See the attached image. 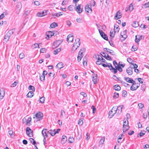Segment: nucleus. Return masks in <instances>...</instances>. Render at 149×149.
Returning <instances> with one entry per match:
<instances>
[{
    "mask_svg": "<svg viewBox=\"0 0 149 149\" xmlns=\"http://www.w3.org/2000/svg\"><path fill=\"white\" fill-rule=\"evenodd\" d=\"M123 107L122 105L118 107H113L109 113V117L110 118H112L115 114L117 116L120 114L122 112V109Z\"/></svg>",
    "mask_w": 149,
    "mask_h": 149,
    "instance_id": "nucleus-1",
    "label": "nucleus"
},
{
    "mask_svg": "<svg viewBox=\"0 0 149 149\" xmlns=\"http://www.w3.org/2000/svg\"><path fill=\"white\" fill-rule=\"evenodd\" d=\"M80 39L79 38H76L74 42L72 48V50L73 51L76 50L80 45Z\"/></svg>",
    "mask_w": 149,
    "mask_h": 149,
    "instance_id": "nucleus-2",
    "label": "nucleus"
},
{
    "mask_svg": "<svg viewBox=\"0 0 149 149\" xmlns=\"http://www.w3.org/2000/svg\"><path fill=\"white\" fill-rule=\"evenodd\" d=\"M13 30H9L6 33L4 37L5 42H5L6 43L7 41L9 40L10 37L13 33Z\"/></svg>",
    "mask_w": 149,
    "mask_h": 149,
    "instance_id": "nucleus-3",
    "label": "nucleus"
},
{
    "mask_svg": "<svg viewBox=\"0 0 149 149\" xmlns=\"http://www.w3.org/2000/svg\"><path fill=\"white\" fill-rule=\"evenodd\" d=\"M123 132H125L129 129V123L128 122H123Z\"/></svg>",
    "mask_w": 149,
    "mask_h": 149,
    "instance_id": "nucleus-4",
    "label": "nucleus"
},
{
    "mask_svg": "<svg viewBox=\"0 0 149 149\" xmlns=\"http://www.w3.org/2000/svg\"><path fill=\"white\" fill-rule=\"evenodd\" d=\"M35 117H33V118H36V121H38L42 119L43 116V114L40 112H39L36 115H35Z\"/></svg>",
    "mask_w": 149,
    "mask_h": 149,
    "instance_id": "nucleus-5",
    "label": "nucleus"
},
{
    "mask_svg": "<svg viewBox=\"0 0 149 149\" xmlns=\"http://www.w3.org/2000/svg\"><path fill=\"white\" fill-rule=\"evenodd\" d=\"M132 85L131 86L130 89L132 91L136 90L138 87L139 86V84H136L135 81H133L132 83Z\"/></svg>",
    "mask_w": 149,
    "mask_h": 149,
    "instance_id": "nucleus-6",
    "label": "nucleus"
},
{
    "mask_svg": "<svg viewBox=\"0 0 149 149\" xmlns=\"http://www.w3.org/2000/svg\"><path fill=\"white\" fill-rule=\"evenodd\" d=\"M26 133L27 134L29 137H32L33 136V131L30 127H28L26 130Z\"/></svg>",
    "mask_w": 149,
    "mask_h": 149,
    "instance_id": "nucleus-7",
    "label": "nucleus"
},
{
    "mask_svg": "<svg viewBox=\"0 0 149 149\" xmlns=\"http://www.w3.org/2000/svg\"><path fill=\"white\" fill-rule=\"evenodd\" d=\"M99 31L101 36L106 40H107L108 37L106 34L102 30L100 29H99Z\"/></svg>",
    "mask_w": 149,
    "mask_h": 149,
    "instance_id": "nucleus-8",
    "label": "nucleus"
},
{
    "mask_svg": "<svg viewBox=\"0 0 149 149\" xmlns=\"http://www.w3.org/2000/svg\"><path fill=\"white\" fill-rule=\"evenodd\" d=\"M122 14L120 10H118L116 13L114 17V18L116 20L120 19L122 17Z\"/></svg>",
    "mask_w": 149,
    "mask_h": 149,
    "instance_id": "nucleus-9",
    "label": "nucleus"
},
{
    "mask_svg": "<svg viewBox=\"0 0 149 149\" xmlns=\"http://www.w3.org/2000/svg\"><path fill=\"white\" fill-rule=\"evenodd\" d=\"M90 5L88 3L85 6V10L86 12L88 13L91 14L92 13V10L89 7Z\"/></svg>",
    "mask_w": 149,
    "mask_h": 149,
    "instance_id": "nucleus-10",
    "label": "nucleus"
},
{
    "mask_svg": "<svg viewBox=\"0 0 149 149\" xmlns=\"http://www.w3.org/2000/svg\"><path fill=\"white\" fill-rule=\"evenodd\" d=\"M47 11L45 10L42 12H38L37 13V15L38 17H43L47 14Z\"/></svg>",
    "mask_w": 149,
    "mask_h": 149,
    "instance_id": "nucleus-11",
    "label": "nucleus"
},
{
    "mask_svg": "<svg viewBox=\"0 0 149 149\" xmlns=\"http://www.w3.org/2000/svg\"><path fill=\"white\" fill-rule=\"evenodd\" d=\"M5 94V91L4 89L1 88L0 89V100L2 99Z\"/></svg>",
    "mask_w": 149,
    "mask_h": 149,
    "instance_id": "nucleus-12",
    "label": "nucleus"
},
{
    "mask_svg": "<svg viewBox=\"0 0 149 149\" xmlns=\"http://www.w3.org/2000/svg\"><path fill=\"white\" fill-rule=\"evenodd\" d=\"M61 43V42L60 40H57L54 42L52 46L53 48H55L58 47Z\"/></svg>",
    "mask_w": 149,
    "mask_h": 149,
    "instance_id": "nucleus-13",
    "label": "nucleus"
},
{
    "mask_svg": "<svg viewBox=\"0 0 149 149\" xmlns=\"http://www.w3.org/2000/svg\"><path fill=\"white\" fill-rule=\"evenodd\" d=\"M134 9L133 4L132 3H131L126 8L125 10L126 11H130V12L132 11Z\"/></svg>",
    "mask_w": 149,
    "mask_h": 149,
    "instance_id": "nucleus-14",
    "label": "nucleus"
},
{
    "mask_svg": "<svg viewBox=\"0 0 149 149\" xmlns=\"http://www.w3.org/2000/svg\"><path fill=\"white\" fill-rule=\"evenodd\" d=\"M73 37L71 34H69L67 36V41L69 43L71 42L73 40Z\"/></svg>",
    "mask_w": 149,
    "mask_h": 149,
    "instance_id": "nucleus-15",
    "label": "nucleus"
},
{
    "mask_svg": "<svg viewBox=\"0 0 149 149\" xmlns=\"http://www.w3.org/2000/svg\"><path fill=\"white\" fill-rule=\"evenodd\" d=\"M133 69L131 67H129L126 70V71L127 74L130 75L132 74Z\"/></svg>",
    "mask_w": 149,
    "mask_h": 149,
    "instance_id": "nucleus-16",
    "label": "nucleus"
},
{
    "mask_svg": "<svg viewBox=\"0 0 149 149\" xmlns=\"http://www.w3.org/2000/svg\"><path fill=\"white\" fill-rule=\"evenodd\" d=\"M75 10L79 13H80L83 11V9L81 8L80 5H78L77 6Z\"/></svg>",
    "mask_w": 149,
    "mask_h": 149,
    "instance_id": "nucleus-17",
    "label": "nucleus"
},
{
    "mask_svg": "<svg viewBox=\"0 0 149 149\" xmlns=\"http://www.w3.org/2000/svg\"><path fill=\"white\" fill-rule=\"evenodd\" d=\"M104 51L109 52V53L113 55H115V53H114V52L112 50H111L107 48H104Z\"/></svg>",
    "mask_w": 149,
    "mask_h": 149,
    "instance_id": "nucleus-18",
    "label": "nucleus"
},
{
    "mask_svg": "<svg viewBox=\"0 0 149 149\" xmlns=\"http://www.w3.org/2000/svg\"><path fill=\"white\" fill-rule=\"evenodd\" d=\"M67 141V138L66 136L65 135H63L61 141V143L62 144H64Z\"/></svg>",
    "mask_w": 149,
    "mask_h": 149,
    "instance_id": "nucleus-19",
    "label": "nucleus"
},
{
    "mask_svg": "<svg viewBox=\"0 0 149 149\" xmlns=\"http://www.w3.org/2000/svg\"><path fill=\"white\" fill-rule=\"evenodd\" d=\"M64 67V64L62 62L58 63L56 66V68L59 69H61Z\"/></svg>",
    "mask_w": 149,
    "mask_h": 149,
    "instance_id": "nucleus-20",
    "label": "nucleus"
},
{
    "mask_svg": "<svg viewBox=\"0 0 149 149\" xmlns=\"http://www.w3.org/2000/svg\"><path fill=\"white\" fill-rule=\"evenodd\" d=\"M142 36L140 35H136L135 36V41L136 42L138 43V42L140 41V40L142 38Z\"/></svg>",
    "mask_w": 149,
    "mask_h": 149,
    "instance_id": "nucleus-21",
    "label": "nucleus"
},
{
    "mask_svg": "<svg viewBox=\"0 0 149 149\" xmlns=\"http://www.w3.org/2000/svg\"><path fill=\"white\" fill-rule=\"evenodd\" d=\"M60 129H58L56 130V131H55V130L54 129L53 130V133H51H51V134L52 136H54L55 135L57 134L60 131Z\"/></svg>",
    "mask_w": 149,
    "mask_h": 149,
    "instance_id": "nucleus-22",
    "label": "nucleus"
},
{
    "mask_svg": "<svg viewBox=\"0 0 149 149\" xmlns=\"http://www.w3.org/2000/svg\"><path fill=\"white\" fill-rule=\"evenodd\" d=\"M126 30H125V31L123 32H121V36L122 38H123L124 40H125L127 38V36L125 34L126 33Z\"/></svg>",
    "mask_w": 149,
    "mask_h": 149,
    "instance_id": "nucleus-23",
    "label": "nucleus"
},
{
    "mask_svg": "<svg viewBox=\"0 0 149 149\" xmlns=\"http://www.w3.org/2000/svg\"><path fill=\"white\" fill-rule=\"evenodd\" d=\"M92 80L94 84H95L98 81V79L97 78V75L95 74V76L92 77Z\"/></svg>",
    "mask_w": 149,
    "mask_h": 149,
    "instance_id": "nucleus-24",
    "label": "nucleus"
},
{
    "mask_svg": "<svg viewBox=\"0 0 149 149\" xmlns=\"http://www.w3.org/2000/svg\"><path fill=\"white\" fill-rule=\"evenodd\" d=\"M130 118V116L129 113H127L124 118V121H128Z\"/></svg>",
    "mask_w": 149,
    "mask_h": 149,
    "instance_id": "nucleus-25",
    "label": "nucleus"
},
{
    "mask_svg": "<svg viewBox=\"0 0 149 149\" xmlns=\"http://www.w3.org/2000/svg\"><path fill=\"white\" fill-rule=\"evenodd\" d=\"M46 130H47L46 129H45L43 130L42 132V135L44 137H47L48 136V135L46 133Z\"/></svg>",
    "mask_w": 149,
    "mask_h": 149,
    "instance_id": "nucleus-26",
    "label": "nucleus"
},
{
    "mask_svg": "<svg viewBox=\"0 0 149 149\" xmlns=\"http://www.w3.org/2000/svg\"><path fill=\"white\" fill-rule=\"evenodd\" d=\"M119 30V26L118 25H115L114 28V31L115 33H118Z\"/></svg>",
    "mask_w": 149,
    "mask_h": 149,
    "instance_id": "nucleus-27",
    "label": "nucleus"
},
{
    "mask_svg": "<svg viewBox=\"0 0 149 149\" xmlns=\"http://www.w3.org/2000/svg\"><path fill=\"white\" fill-rule=\"evenodd\" d=\"M125 79L126 81L131 83H132L134 81L132 79L128 77L125 78Z\"/></svg>",
    "mask_w": 149,
    "mask_h": 149,
    "instance_id": "nucleus-28",
    "label": "nucleus"
},
{
    "mask_svg": "<svg viewBox=\"0 0 149 149\" xmlns=\"http://www.w3.org/2000/svg\"><path fill=\"white\" fill-rule=\"evenodd\" d=\"M31 118L30 117H29L28 116H26L23 119V121H31Z\"/></svg>",
    "mask_w": 149,
    "mask_h": 149,
    "instance_id": "nucleus-29",
    "label": "nucleus"
},
{
    "mask_svg": "<svg viewBox=\"0 0 149 149\" xmlns=\"http://www.w3.org/2000/svg\"><path fill=\"white\" fill-rule=\"evenodd\" d=\"M105 140V137H102L100 140L99 142V144L101 146H102V144H103Z\"/></svg>",
    "mask_w": 149,
    "mask_h": 149,
    "instance_id": "nucleus-30",
    "label": "nucleus"
},
{
    "mask_svg": "<svg viewBox=\"0 0 149 149\" xmlns=\"http://www.w3.org/2000/svg\"><path fill=\"white\" fill-rule=\"evenodd\" d=\"M114 89L116 91H119L120 90L121 87L118 85H116L114 86Z\"/></svg>",
    "mask_w": 149,
    "mask_h": 149,
    "instance_id": "nucleus-31",
    "label": "nucleus"
},
{
    "mask_svg": "<svg viewBox=\"0 0 149 149\" xmlns=\"http://www.w3.org/2000/svg\"><path fill=\"white\" fill-rule=\"evenodd\" d=\"M86 49L84 48H82L80 50L78 54H80L83 55L84 53L85 52Z\"/></svg>",
    "mask_w": 149,
    "mask_h": 149,
    "instance_id": "nucleus-32",
    "label": "nucleus"
},
{
    "mask_svg": "<svg viewBox=\"0 0 149 149\" xmlns=\"http://www.w3.org/2000/svg\"><path fill=\"white\" fill-rule=\"evenodd\" d=\"M33 91H30L27 94V96L28 97H31L33 96Z\"/></svg>",
    "mask_w": 149,
    "mask_h": 149,
    "instance_id": "nucleus-33",
    "label": "nucleus"
},
{
    "mask_svg": "<svg viewBox=\"0 0 149 149\" xmlns=\"http://www.w3.org/2000/svg\"><path fill=\"white\" fill-rule=\"evenodd\" d=\"M132 26L133 27H136L139 26V24L137 22L135 21L132 24Z\"/></svg>",
    "mask_w": 149,
    "mask_h": 149,
    "instance_id": "nucleus-34",
    "label": "nucleus"
},
{
    "mask_svg": "<svg viewBox=\"0 0 149 149\" xmlns=\"http://www.w3.org/2000/svg\"><path fill=\"white\" fill-rule=\"evenodd\" d=\"M145 134V131L144 130H142L141 131L140 133L138 134V136L139 137V135L140 136H142L144 135Z\"/></svg>",
    "mask_w": 149,
    "mask_h": 149,
    "instance_id": "nucleus-35",
    "label": "nucleus"
},
{
    "mask_svg": "<svg viewBox=\"0 0 149 149\" xmlns=\"http://www.w3.org/2000/svg\"><path fill=\"white\" fill-rule=\"evenodd\" d=\"M83 56V55L80 54H78L77 56V60L78 62L80 61L81 59Z\"/></svg>",
    "mask_w": 149,
    "mask_h": 149,
    "instance_id": "nucleus-36",
    "label": "nucleus"
},
{
    "mask_svg": "<svg viewBox=\"0 0 149 149\" xmlns=\"http://www.w3.org/2000/svg\"><path fill=\"white\" fill-rule=\"evenodd\" d=\"M115 32L113 30H111L110 33V36L112 38L114 37Z\"/></svg>",
    "mask_w": 149,
    "mask_h": 149,
    "instance_id": "nucleus-37",
    "label": "nucleus"
},
{
    "mask_svg": "<svg viewBox=\"0 0 149 149\" xmlns=\"http://www.w3.org/2000/svg\"><path fill=\"white\" fill-rule=\"evenodd\" d=\"M45 97H41L40 99V102L42 103H43L45 102Z\"/></svg>",
    "mask_w": 149,
    "mask_h": 149,
    "instance_id": "nucleus-38",
    "label": "nucleus"
},
{
    "mask_svg": "<svg viewBox=\"0 0 149 149\" xmlns=\"http://www.w3.org/2000/svg\"><path fill=\"white\" fill-rule=\"evenodd\" d=\"M68 141L70 143H72L74 141V139L72 137H70Z\"/></svg>",
    "mask_w": 149,
    "mask_h": 149,
    "instance_id": "nucleus-39",
    "label": "nucleus"
},
{
    "mask_svg": "<svg viewBox=\"0 0 149 149\" xmlns=\"http://www.w3.org/2000/svg\"><path fill=\"white\" fill-rule=\"evenodd\" d=\"M7 13L6 12H4L0 15V19H3L5 16L7 15Z\"/></svg>",
    "mask_w": 149,
    "mask_h": 149,
    "instance_id": "nucleus-40",
    "label": "nucleus"
},
{
    "mask_svg": "<svg viewBox=\"0 0 149 149\" xmlns=\"http://www.w3.org/2000/svg\"><path fill=\"white\" fill-rule=\"evenodd\" d=\"M138 49L137 47L135 45H134L132 46V50L133 51H135L137 50Z\"/></svg>",
    "mask_w": 149,
    "mask_h": 149,
    "instance_id": "nucleus-41",
    "label": "nucleus"
},
{
    "mask_svg": "<svg viewBox=\"0 0 149 149\" xmlns=\"http://www.w3.org/2000/svg\"><path fill=\"white\" fill-rule=\"evenodd\" d=\"M61 51V49L60 48H58L54 51V53L55 55H56L58 53L60 52Z\"/></svg>",
    "mask_w": 149,
    "mask_h": 149,
    "instance_id": "nucleus-42",
    "label": "nucleus"
},
{
    "mask_svg": "<svg viewBox=\"0 0 149 149\" xmlns=\"http://www.w3.org/2000/svg\"><path fill=\"white\" fill-rule=\"evenodd\" d=\"M32 47L33 49H34L38 47L39 48V45L37 43H35L32 45Z\"/></svg>",
    "mask_w": 149,
    "mask_h": 149,
    "instance_id": "nucleus-43",
    "label": "nucleus"
},
{
    "mask_svg": "<svg viewBox=\"0 0 149 149\" xmlns=\"http://www.w3.org/2000/svg\"><path fill=\"white\" fill-rule=\"evenodd\" d=\"M57 26V24L56 23L54 22L51 24L50 27L52 28H54Z\"/></svg>",
    "mask_w": 149,
    "mask_h": 149,
    "instance_id": "nucleus-44",
    "label": "nucleus"
},
{
    "mask_svg": "<svg viewBox=\"0 0 149 149\" xmlns=\"http://www.w3.org/2000/svg\"><path fill=\"white\" fill-rule=\"evenodd\" d=\"M24 56L25 55L24 53H22L19 54V57L20 59H22L24 58Z\"/></svg>",
    "mask_w": 149,
    "mask_h": 149,
    "instance_id": "nucleus-45",
    "label": "nucleus"
},
{
    "mask_svg": "<svg viewBox=\"0 0 149 149\" xmlns=\"http://www.w3.org/2000/svg\"><path fill=\"white\" fill-rule=\"evenodd\" d=\"M28 89L29 90H32V91H34L35 90V88L34 87L30 85L28 88Z\"/></svg>",
    "mask_w": 149,
    "mask_h": 149,
    "instance_id": "nucleus-46",
    "label": "nucleus"
},
{
    "mask_svg": "<svg viewBox=\"0 0 149 149\" xmlns=\"http://www.w3.org/2000/svg\"><path fill=\"white\" fill-rule=\"evenodd\" d=\"M45 75H42L40 76V79L42 81H44L45 80Z\"/></svg>",
    "mask_w": 149,
    "mask_h": 149,
    "instance_id": "nucleus-47",
    "label": "nucleus"
},
{
    "mask_svg": "<svg viewBox=\"0 0 149 149\" xmlns=\"http://www.w3.org/2000/svg\"><path fill=\"white\" fill-rule=\"evenodd\" d=\"M138 106L139 109H142L143 108L144 105L142 103H139L138 104Z\"/></svg>",
    "mask_w": 149,
    "mask_h": 149,
    "instance_id": "nucleus-48",
    "label": "nucleus"
},
{
    "mask_svg": "<svg viewBox=\"0 0 149 149\" xmlns=\"http://www.w3.org/2000/svg\"><path fill=\"white\" fill-rule=\"evenodd\" d=\"M123 134H120L119 136L118 137V142H120V140L123 137Z\"/></svg>",
    "mask_w": 149,
    "mask_h": 149,
    "instance_id": "nucleus-49",
    "label": "nucleus"
},
{
    "mask_svg": "<svg viewBox=\"0 0 149 149\" xmlns=\"http://www.w3.org/2000/svg\"><path fill=\"white\" fill-rule=\"evenodd\" d=\"M119 97V94L118 93H115L113 94V97L114 98H116Z\"/></svg>",
    "mask_w": 149,
    "mask_h": 149,
    "instance_id": "nucleus-50",
    "label": "nucleus"
},
{
    "mask_svg": "<svg viewBox=\"0 0 149 149\" xmlns=\"http://www.w3.org/2000/svg\"><path fill=\"white\" fill-rule=\"evenodd\" d=\"M74 6L73 5H70L68 7L69 10L70 11H72L73 10Z\"/></svg>",
    "mask_w": 149,
    "mask_h": 149,
    "instance_id": "nucleus-51",
    "label": "nucleus"
},
{
    "mask_svg": "<svg viewBox=\"0 0 149 149\" xmlns=\"http://www.w3.org/2000/svg\"><path fill=\"white\" fill-rule=\"evenodd\" d=\"M18 82L17 81H16L14 82L11 85L12 87H14L16 86Z\"/></svg>",
    "mask_w": 149,
    "mask_h": 149,
    "instance_id": "nucleus-52",
    "label": "nucleus"
},
{
    "mask_svg": "<svg viewBox=\"0 0 149 149\" xmlns=\"http://www.w3.org/2000/svg\"><path fill=\"white\" fill-rule=\"evenodd\" d=\"M127 61L130 63H131L132 64L133 63L132 62L133 61L130 58H128L127 59Z\"/></svg>",
    "mask_w": 149,
    "mask_h": 149,
    "instance_id": "nucleus-53",
    "label": "nucleus"
},
{
    "mask_svg": "<svg viewBox=\"0 0 149 149\" xmlns=\"http://www.w3.org/2000/svg\"><path fill=\"white\" fill-rule=\"evenodd\" d=\"M8 133L9 135H10V136L12 138L13 137V131L12 130H9Z\"/></svg>",
    "mask_w": 149,
    "mask_h": 149,
    "instance_id": "nucleus-54",
    "label": "nucleus"
},
{
    "mask_svg": "<svg viewBox=\"0 0 149 149\" xmlns=\"http://www.w3.org/2000/svg\"><path fill=\"white\" fill-rule=\"evenodd\" d=\"M82 19L80 18H77L76 19V21L79 23L81 22Z\"/></svg>",
    "mask_w": 149,
    "mask_h": 149,
    "instance_id": "nucleus-55",
    "label": "nucleus"
},
{
    "mask_svg": "<svg viewBox=\"0 0 149 149\" xmlns=\"http://www.w3.org/2000/svg\"><path fill=\"white\" fill-rule=\"evenodd\" d=\"M54 33L52 32L51 31H49V34L47 35V36L49 38V36L52 37V36L54 35Z\"/></svg>",
    "mask_w": 149,
    "mask_h": 149,
    "instance_id": "nucleus-56",
    "label": "nucleus"
},
{
    "mask_svg": "<svg viewBox=\"0 0 149 149\" xmlns=\"http://www.w3.org/2000/svg\"><path fill=\"white\" fill-rule=\"evenodd\" d=\"M91 109H92L93 110V113H94L96 110V108L94 106H92L91 107Z\"/></svg>",
    "mask_w": 149,
    "mask_h": 149,
    "instance_id": "nucleus-57",
    "label": "nucleus"
},
{
    "mask_svg": "<svg viewBox=\"0 0 149 149\" xmlns=\"http://www.w3.org/2000/svg\"><path fill=\"white\" fill-rule=\"evenodd\" d=\"M117 70H118L120 72H122V68L121 67L118 66V65L117 66L116 68Z\"/></svg>",
    "mask_w": 149,
    "mask_h": 149,
    "instance_id": "nucleus-58",
    "label": "nucleus"
},
{
    "mask_svg": "<svg viewBox=\"0 0 149 149\" xmlns=\"http://www.w3.org/2000/svg\"><path fill=\"white\" fill-rule=\"evenodd\" d=\"M107 67H108L110 70H111V69L113 68V67L112 66L111 64V63H107Z\"/></svg>",
    "mask_w": 149,
    "mask_h": 149,
    "instance_id": "nucleus-59",
    "label": "nucleus"
},
{
    "mask_svg": "<svg viewBox=\"0 0 149 149\" xmlns=\"http://www.w3.org/2000/svg\"><path fill=\"white\" fill-rule=\"evenodd\" d=\"M143 6L145 8L149 7V2L144 4Z\"/></svg>",
    "mask_w": 149,
    "mask_h": 149,
    "instance_id": "nucleus-60",
    "label": "nucleus"
},
{
    "mask_svg": "<svg viewBox=\"0 0 149 149\" xmlns=\"http://www.w3.org/2000/svg\"><path fill=\"white\" fill-rule=\"evenodd\" d=\"M106 59L107 60H112V59L110 57V56L108 55H106Z\"/></svg>",
    "mask_w": 149,
    "mask_h": 149,
    "instance_id": "nucleus-61",
    "label": "nucleus"
},
{
    "mask_svg": "<svg viewBox=\"0 0 149 149\" xmlns=\"http://www.w3.org/2000/svg\"><path fill=\"white\" fill-rule=\"evenodd\" d=\"M34 3L36 6H39L40 5V3L38 1H35Z\"/></svg>",
    "mask_w": 149,
    "mask_h": 149,
    "instance_id": "nucleus-62",
    "label": "nucleus"
},
{
    "mask_svg": "<svg viewBox=\"0 0 149 149\" xmlns=\"http://www.w3.org/2000/svg\"><path fill=\"white\" fill-rule=\"evenodd\" d=\"M123 95L124 97H125L127 95V92L126 91H123Z\"/></svg>",
    "mask_w": 149,
    "mask_h": 149,
    "instance_id": "nucleus-63",
    "label": "nucleus"
},
{
    "mask_svg": "<svg viewBox=\"0 0 149 149\" xmlns=\"http://www.w3.org/2000/svg\"><path fill=\"white\" fill-rule=\"evenodd\" d=\"M111 70H112V71L113 72L114 74H115L117 72V69H115L113 67V68L111 69Z\"/></svg>",
    "mask_w": 149,
    "mask_h": 149,
    "instance_id": "nucleus-64",
    "label": "nucleus"
}]
</instances>
